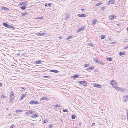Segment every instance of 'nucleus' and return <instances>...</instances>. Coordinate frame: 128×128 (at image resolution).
Masks as SVG:
<instances>
[{
	"label": "nucleus",
	"mask_w": 128,
	"mask_h": 128,
	"mask_svg": "<svg viewBox=\"0 0 128 128\" xmlns=\"http://www.w3.org/2000/svg\"><path fill=\"white\" fill-rule=\"evenodd\" d=\"M78 83L84 86H86L87 84V82L85 80L82 81H79L78 82Z\"/></svg>",
	"instance_id": "obj_1"
},
{
	"label": "nucleus",
	"mask_w": 128,
	"mask_h": 128,
	"mask_svg": "<svg viewBox=\"0 0 128 128\" xmlns=\"http://www.w3.org/2000/svg\"><path fill=\"white\" fill-rule=\"evenodd\" d=\"M39 104V102L36 100H31L29 102V104Z\"/></svg>",
	"instance_id": "obj_2"
},
{
	"label": "nucleus",
	"mask_w": 128,
	"mask_h": 128,
	"mask_svg": "<svg viewBox=\"0 0 128 128\" xmlns=\"http://www.w3.org/2000/svg\"><path fill=\"white\" fill-rule=\"evenodd\" d=\"M10 98V100H14V93L12 91L10 93L9 95Z\"/></svg>",
	"instance_id": "obj_3"
},
{
	"label": "nucleus",
	"mask_w": 128,
	"mask_h": 128,
	"mask_svg": "<svg viewBox=\"0 0 128 128\" xmlns=\"http://www.w3.org/2000/svg\"><path fill=\"white\" fill-rule=\"evenodd\" d=\"M94 60L95 61V62H96L98 64H102V65H103L104 64V63L96 59H94Z\"/></svg>",
	"instance_id": "obj_4"
},
{
	"label": "nucleus",
	"mask_w": 128,
	"mask_h": 128,
	"mask_svg": "<svg viewBox=\"0 0 128 128\" xmlns=\"http://www.w3.org/2000/svg\"><path fill=\"white\" fill-rule=\"evenodd\" d=\"M128 100V95L125 96L123 98V101L124 102H126Z\"/></svg>",
	"instance_id": "obj_5"
},
{
	"label": "nucleus",
	"mask_w": 128,
	"mask_h": 128,
	"mask_svg": "<svg viewBox=\"0 0 128 128\" xmlns=\"http://www.w3.org/2000/svg\"><path fill=\"white\" fill-rule=\"evenodd\" d=\"M2 25L3 26H4L5 27L7 28H9L10 25L8 24L5 22H3L2 24Z\"/></svg>",
	"instance_id": "obj_6"
},
{
	"label": "nucleus",
	"mask_w": 128,
	"mask_h": 128,
	"mask_svg": "<svg viewBox=\"0 0 128 128\" xmlns=\"http://www.w3.org/2000/svg\"><path fill=\"white\" fill-rule=\"evenodd\" d=\"M46 34V33L44 32H41L37 33L36 34V35L37 36H42L44 35H45Z\"/></svg>",
	"instance_id": "obj_7"
},
{
	"label": "nucleus",
	"mask_w": 128,
	"mask_h": 128,
	"mask_svg": "<svg viewBox=\"0 0 128 128\" xmlns=\"http://www.w3.org/2000/svg\"><path fill=\"white\" fill-rule=\"evenodd\" d=\"M114 0H109L108 3V4H114Z\"/></svg>",
	"instance_id": "obj_8"
},
{
	"label": "nucleus",
	"mask_w": 128,
	"mask_h": 128,
	"mask_svg": "<svg viewBox=\"0 0 128 128\" xmlns=\"http://www.w3.org/2000/svg\"><path fill=\"white\" fill-rule=\"evenodd\" d=\"M97 21L96 19L94 18L92 21V24L93 25H94L96 23Z\"/></svg>",
	"instance_id": "obj_9"
},
{
	"label": "nucleus",
	"mask_w": 128,
	"mask_h": 128,
	"mask_svg": "<svg viewBox=\"0 0 128 128\" xmlns=\"http://www.w3.org/2000/svg\"><path fill=\"white\" fill-rule=\"evenodd\" d=\"M85 28L84 26H83L78 29V32H79L81 31L84 30L85 29Z\"/></svg>",
	"instance_id": "obj_10"
},
{
	"label": "nucleus",
	"mask_w": 128,
	"mask_h": 128,
	"mask_svg": "<svg viewBox=\"0 0 128 128\" xmlns=\"http://www.w3.org/2000/svg\"><path fill=\"white\" fill-rule=\"evenodd\" d=\"M77 16L79 17H84L85 16L86 14H78Z\"/></svg>",
	"instance_id": "obj_11"
},
{
	"label": "nucleus",
	"mask_w": 128,
	"mask_h": 128,
	"mask_svg": "<svg viewBox=\"0 0 128 128\" xmlns=\"http://www.w3.org/2000/svg\"><path fill=\"white\" fill-rule=\"evenodd\" d=\"M50 72H54L55 73H57L59 72V71L56 70H50Z\"/></svg>",
	"instance_id": "obj_12"
},
{
	"label": "nucleus",
	"mask_w": 128,
	"mask_h": 128,
	"mask_svg": "<svg viewBox=\"0 0 128 128\" xmlns=\"http://www.w3.org/2000/svg\"><path fill=\"white\" fill-rule=\"evenodd\" d=\"M94 86L95 87L100 88L101 87V85L100 84H94Z\"/></svg>",
	"instance_id": "obj_13"
},
{
	"label": "nucleus",
	"mask_w": 128,
	"mask_h": 128,
	"mask_svg": "<svg viewBox=\"0 0 128 128\" xmlns=\"http://www.w3.org/2000/svg\"><path fill=\"white\" fill-rule=\"evenodd\" d=\"M110 83L112 85H116V81L114 80H112V81L110 82Z\"/></svg>",
	"instance_id": "obj_14"
},
{
	"label": "nucleus",
	"mask_w": 128,
	"mask_h": 128,
	"mask_svg": "<svg viewBox=\"0 0 128 128\" xmlns=\"http://www.w3.org/2000/svg\"><path fill=\"white\" fill-rule=\"evenodd\" d=\"M1 9L2 10H6V11H8V10H9V9L8 8L6 7H3V6H2L1 7Z\"/></svg>",
	"instance_id": "obj_15"
},
{
	"label": "nucleus",
	"mask_w": 128,
	"mask_h": 128,
	"mask_svg": "<svg viewBox=\"0 0 128 128\" xmlns=\"http://www.w3.org/2000/svg\"><path fill=\"white\" fill-rule=\"evenodd\" d=\"M126 89H125V88H122V87H120V88L119 91H121L123 92H125L126 91L125 90Z\"/></svg>",
	"instance_id": "obj_16"
},
{
	"label": "nucleus",
	"mask_w": 128,
	"mask_h": 128,
	"mask_svg": "<svg viewBox=\"0 0 128 128\" xmlns=\"http://www.w3.org/2000/svg\"><path fill=\"white\" fill-rule=\"evenodd\" d=\"M32 117L33 118H35L38 117V115L36 114H34L32 115Z\"/></svg>",
	"instance_id": "obj_17"
},
{
	"label": "nucleus",
	"mask_w": 128,
	"mask_h": 128,
	"mask_svg": "<svg viewBox=\"0 0 128 128\" xmlns=\"http://www.w3.org/2000/svg\"><path fill=\"white\" fill-rule=\"evenodd\" d=\"M112 87L117 90L119 91L120 87L116 86H114Z\"/></svg>",
	"instance_id": "obj_18"
},
{
	"label": "nucleus",
	"mask_w": 128,
	"mask_h": 128,
	"mask_svg": "<svg viewBox=\"0 0 128 128\" xmlns=\"http://www.w3.org/2000/svg\"><path fill=\"white\" fill-rule=\"evenodd\" d=\"M79 76V75L78 74H75L74 76H72V78H78Z\"/></svg>",
	"instance_id": "obj_19"
},
{
	"label": "nucleus",
	"mask_w": 128,
	"mask_h": 128,
	"mask_svg": "<svg viewBox=\"0 0 128 128\" xmlns=\"http://www.w3.org/2000/svg\"><path fill=\"white\" fill-rule=\"evenodd\" d=\"M34 112V111L32 110H30V111L27 112L26 114H32Z\"/></svg>",
	"instance_id": "obj_20"
},
{
	"label": "nucleus",
	"mask_w": 128,
	"mask_h": 128,
	"mask_svg": "<svg viewBox=\"0 0 128 128\" xmlns=\"http://www.w3.org/2000/svg\"><path fill=\"white\" fill-rule=\"evenodd\" d=\"M26 94H22V95L21 98L20 99L21 100H22L24 98V97L26 96Z\"/></svg>",
	"instance_id": "obj_21"
},
{
	"label": "nucleus",
	"mask_w": 128,
	"mask_h": 128,
	"mask_svg": "<svg viewBox=\"0 0 128 128\" xmlns=\"http://www.w3.org/2000/svg\"><path fill=\"white\" fill-rule=\"evenodd\" d=\"M114 18V16L113 15H111L109 17V19L111 20H112Z\"/></svg>",
	"instance_id": "obj_22"
},
{
	"label": "nucleus",
	"mask_w": 128,
	"mask_h": 128,
	"mask_svg": "<svg viewBox=\"0 0 128 128\" xmlns=\"http://www.w3.org/2000/svg\"><path fill=\"white\" fill-rule=\"evenodd\" d=\"M46 99H48L46 98L45 97H43L40 98V100H46Z\"/></svg>",
	"instance_id": "obj_23"
},
{
	"label": "nucleus",
	"mask_w": 128,
	"mask_h": 128,
	"mask_svg": "<svg viewBox=\"0 0 128 128\" xmlns=\"http://www.w3.org/2000/svg\"><path fill=\"white\" fill-rule=\"evenodd\" d=\"M24 110H16L15 112L16 113H18L20 112H22Z\"/></svg>",
	"instance_id": "obj_24"
},
{
	"label": "nucleus",
	"mask_w": 128,
	"mask_h": 128,
	"mask_svg": "<svg viewBox=\"0 0 128 128\" xmlns=\"http://www.w3.org/2000/svg\"><path fill=\"white\" fill-rule=\"evenodd\" d=\"M26 8V7L25 6H23L21 7H20V8L22 10H24Z\"/></svg>",
	"instance_id": "obj_25"
},
{
	"label": "nucleus",
	"mask_w": 128,
	"mask_h": 128,
	"mask_svg": "<svg viewBox=\"0 0 128 128\" xmlns=\"http://www.w3.org/2000/svg\"><path fill=\"white\" fill-rule=\"evenodd\" d=\"M94 68V66H92L91 67H90L88 68V70H92Z\"/></svg>",
	"instance_id": "obj_26"
},
{
	"label": "nucleus",
	"mask_w": 128,
	"mask_h": 128,
	"mask_svg": "<svg viewBox=\"0 0 128 128\" xmlns=\"http://www.w3.org/2000/svg\"><path fill=\"white\" fill-rule=\"evenodd\" d=\"M26 2H21L20 3V4L22 6V5H27L26 4Z\"/></svg>",
	"instance_id": "obj_27"
},
{
	"label": "nucleus",
	"mask_w": 128,
	"mask_h": 128,
	"mask_svg": "<svg viewBox=\"0 0 128 128\" xmlns=\"http://www.w3.org/2000/svg\"><path fill=\"white\" fill-rule=\"evenodd\" d=\"M42 61H41V60H39L38 61H36L35 62V63L36 64H40V63H41V62Z\"/></svg>",
	"instance_id": "obj_28"
},
{
	"label": "nucleus",
	"mask_w": 128,
	"mask_h": 128,
	"mask_svg": "<svg viewBox=\"0 0 128 128\" xmlns=\"http://www.w3.org/2000/svg\"><path fill=\"white\" fill-rule=\"evenodd\" d=\"M76 116L74 114L72 116L71 118L72 119H75Z\"/></svg>",
	"instance_id": "obj_29"
},
{
	"label": "nucleus",
	"mask_w": 128,
	"mask_h": 128,
	"mask_svg": "<svg viewBox=\"0 0 128 128\" xmlns=\"http://www.w3.org/2000/svg\"><path fill=\"white\" fill-rule=\"evenodd\" d=\"M73 36H70L68 37V38L66 39L67 40H68V39H70L71 38H72Z\"/></svg>",
	"instance_id": "obj_30"
},
{
	"label": "nucleus",
	"mask_w": 128,
	"mask_h": 128,
	"mask_svg": "<svg viewBox=\"0 0 128 128\" xmlns=\"http://www.w3.org/2000/svg\"><path fill=\"white\" fill-rule=\"evenodd\" d=\"M106 60H108L109 61H111L112 60V58H108Z\"/></svg>",
	"instance_id": "obj_31"
},
{
	"label": "nucleus",
	"mask_w": 128,
	"mask_h": 128,
	"mask_svg": "<svg viewBox=\"0 0 128 128\" xmlns=\"http://www.w3.org/2000/svg\"><path fill=\"white\" fill-rule=\"evenodd\" d=\"M60 106V104H57L56 105H55L54 106V108H55V107H59Z\"/></svg>",
	"instance_id": "obj_32"
},
{
	"label": "nucleus",
	"mask_w": 128,
	"mask_h": 128,
	"mask_svg": "<svg viewBox=\"0 0 128 128\" xmlns=\"http://www.w3.org/2000/svg\"><path fill=\"white\" fill-rule=\"evenodd\" d=\"M11 28L14 30L15 29V28L13 26H10L9 28Z\"/></svg>",
	"instance_id": "obj_33"
},
{
	"label": "nucleus",
	"mask_w": 128,
	"mask_h": 128,
	"mask_svg": "<svg viewBox=\"0 0 128 128\" xmlns=\"http://www.w3.org/2000/svg\"><path fill=\"white\" fill-rule=\"evenodd\" d=\"M101 4V3L100 2H99L98 3L96 4V6H98L100 5Z\"/></svg>",
	"instance_id": "obj_34"
},
{
	"label": "nucleus",
	"mask_w": 128,
	"mask_h": 128,
	"mask_svg": "<svg viewBox=\"0 0 128 128\" xmlns=\"http://www.w3.org/2000/svg\"><path fill=\"white\" fill-rule=\"evenodd\" d=\"M128 41V39H124L123 40V42H126Z\"/></svg>",
	"instance_id": "obj_35"
},
{
	"label": "nucleus",
	"mask_w": 128,
	"mask_h": 128,
	"mask_svg": "<svg viewBox=\"0 0 128 128\" xmlns=\"http://www.w3.org/2000/svg\"><path fill=\"white\" fill-rule=\"evenodd\" d=\"M27 14V13L26 12H23L22 14V16H23L24 15L26 14Z\"/></svg>",
	"instance_id": "obj_36"
},
{
	"label": "nucleus",
	"mask_w": 128,
	"mask_h": 128,
	"mask_svg": "<svg viewBox=\"0 0 128 128\" xmlns=\"http://www.w3.org/2000/svg\"><path fill=\"white\" fill-rule=\"evenodd\" d=\"M89 46H91L92 47H93L94 46V44L92 43H89L88 44Z\"/></svg>",
	"instance_id": "obj_37"
},
{
	"label": "nucleus",
	"mask_w": 128,
	"mask_h": 128,
	"mask_svg": "<svg viewBox=\"0 0 128 128\" xmlns=\"http://www.w3.org/2000/svg\"><path fill=\"white\" fill-rule=\"evenodd\" d=\"M124 54V52H121L120 54H119V55L120 56H122Z\"/></svg>",
	"instance_id": "obj_38"
},
{
	"label": "nucleus",
	"mask_w": 128,
	"mask_h": 128,
	"mask_svg": "<svg viewBox=\"0 0 128 128\" xmlns=\"http://www.w3.org/2000/svg\"><path fill=\"white\" fill-rule=\"evenodd\" d=\"M62 111L64 112H68V110L67 109H64L62 110Z\"/></svg>",
	"instance_id": "obj_39"
},
{
	"label": "nucleus",
	"mask_w": 128,
	"mask_h": 128,
	"mask_svg": "<svg viewBox=\"0 0 128 128\" xmlns=\"http://www.w3.org/2000/svg\"><path fill=\"white\" fill-rule=\"evenodd\" d=\"M48 121L47 120H45L43 121V123H46L48 122Z\"/></svg>",
	"instance_id": "obj_40"
},
{
	"label": "nucleus",
	"mask_w": 128,
	"mask_h": 128,
	"mask_svg": "<svg viewBox=\"0 0 128 128\" xmlns=\"http://www.w3.org/2000/svg\"><path fill=\"white\" fill-rule=\"evenodd\" d=\"M126 114H127V117L128 118V110L126 109Z\"/></svg>",
	"instance_id": "obj_41"
},
{
	"label": "nucleus",
	"mask_w": 128,
	"mask_h": 128,
	"mask_svg": "<svg viewBox=\"0 0 128 128\" xmlns=\"http://www.w3.org/2000/svg\"><path fill=\"white\" fill-rule=\"evenodd\" d=\"M89 66V65L88 64H85L84 65V67H86Z\"/></svg>",
	"instance_id": "obj_42"
},
{
	"label": "nucleus",
	"mask_w": 128,
	"mask_h": 128,
	"mask_svg": "<svg viewBox=\"0 0 128 128\" xmlns=\"http://www.w3.org/2000/svg\"><path fill=\"white\" fill-rule=\"evenodd\" d=\"M105 38V36H102L101 37V38L102 39H104Z\"/></svg>",
	"instance_id": "obj_43"
},
{
	"label": "nucleus",
	"mask_w": 128,
	"mask_h": 128,
	"mask_svg": "<svg viewBox=\"0 0 128 128\" xmlns=\"http://www.w3.org/2000/svg\"><path fill=\"white\" fill-rule=\"evenodd\" d=\"M43 77L44 78H49V76H44Z\"/></svg>",
	"instance_id": "obj_44"
},
{
	"label": "nucleus",
	"mask_w": 128,
	"mask_h": 128,
	"mask_svg": "<svg viewBox=\"0 0 128 128\" xmlns=\"http://www.w3.org/2000/svg\"><path fill=\"white\" fill-rule=\"evenodd\" d=\"M1 98H6V96H4L3 95H2L1 96Z\"/></svg>",
	"instance_id": "obj_45"
},
{
	"label": "nucleus",
	"mask_w": 128,
	"mask_h": 128,
	"mask_svg": "<svg viewBox=\"0 0 128 128\" xmlns=\"http://www.w3.org/2000/svg\"><path fill=\"white\" fill-rule=\"evenodd\" d=\"M101 9L102 10H104V8L103 6H102L101 8Z\"/></svg>",
	"instance_id": "obj_46"
},
{
	"label": "nucleus",
	"mask_w": 128,
	"mask_h": 128,
	"mask_svg": "<svg viewBox=\"0 0 128 128\" xmlns=\"http://www.w3.org/2000/svg\"><path fill=\"white\" fill-rule=\"evenodd\" d=\"M13 100H10V99H9V100H10V103H11L13 102Z\"/></svg>",
	"instance_id": "obj_47"
},
{
	"label": "nucleus",
	"mask_w": 128,
	"mask_h": 128,
	"mask_svg": "<svg viewBox=\"0 0 128 128\" xmlns=\"http://www.w3.org/2000/svg\"><path fill=\"white\" fill-rule=\"evenodd\" d=\"M53 126V125H52V124H50V125L49 127V128H52V127Z\"/></svg>",
	"instance_id": "obj_48"
},
{
	"label": "nucleus",
	"mask_w": 128,
	"mask_h": 128,
	"mask_svg": "<svg viewBox=\"0 0 128 128\" xmlns=\"http://www.w3.org/2000/svg\"><path fill=\"white\" fill-rule=\"evenodd\" d=\"M48 6L49 7H50L51 6V3H49L48 4Z\"/></svg>",
	"instance_id": "obj_49"
},
{
	"label": "nucleus",
	"mask_w": 128,
	"mask_h": 128,
	"mask_svg": "<svg viewBox=\"0 0 128 128\" xmlns=\"http://www.w3.org/2000/svg\"><path fill=\"white\" fill-rule=\"evenodd\" d=\"M14 127V126L13 125H11V126L10 127V128H13Z\"/></svg>",
	"instance_id": "obj_50"
},
{
	"label": "nucleus",
	"mask_w": 128,
	"mask_h": 128,
	"mask_svg": "<svg viewBox=\"0 0 128 128\" xmlns=\"http://www.w3.org/2000/svg\"><path fill=\"white\" fill-rule=\"evenodd\" d=\"M69 18V17L68 16H66V18L65 20Z\"/></svg>",
	"instance_id": "obj_51"
},
{
	"label": "nucleus",
	"mask_w": 128,
	"mask_h": 128,
	"mask_svg": "<svg viewBox=\"0 0 128 128\" xmlns=\"http://www.w3.org/2000/svg\"><path fill=\"white\" fill-rule=\"evenodd\" d=\"M95 124L94 123H92V124L91 126H94L95 125Z\"/></svg>",
	"instance_id": "obj_52"
},
{
	"label": "nucleus",
	"mask_w": 128,
	"mask_h": 128,
	"mask_svg": "<svg viewBox=\"0 0 128 128\" xmlns=\"http://www.w3.org/2000/svg\"><path fill=\"white\" fill-rule=\"evenodd\" d=\"M128 48V45L127 46L125 47L124 48V49H126V48Z\"/></svg>",
	"instance_id": "obj_53"
},
{
	"label": "nucleus",
	"mask_w": 128,
	"mask_h": 128,
	"mask_svg": "<svg viewBox=\"0 0 128 128\" xmlns=\"http://www.w3.org/2000/svg\"><path fill=\"white\" fill-rule=\"evenodd\" d=\"M2 86V84L1 83H0V86Z\"/></svg>",
	"instance_id": "obj_54"
},
{
	"label": "nucleus",
	"mask_w": 128,
	"mask_h": 128,
	"mask_svg": "<svg viewBox=\"0 0 128 128\" xmlns=\"http://www.w3.org/2000/svg\"><path fill=\"white\" fill-rule=\"evenodd\" d=\"M44 6H48V4H45V5H44Z\"/></svg>",
	"instance_id": "obj_55"
},
{
	"label": "nucleus",
	"mask_w": 128,
	"mask_h": 128,
	"mask_svg": "<svg viewBox=\"0 0 128 128\" xmlns=\"http://www.w3.org/2000/svg\"><path fill=\"white\" fill-rule=\"evenodd\" d=\"M126 30L127 31V32H128V27L126 28Z\"/></svg>",
	"instance_id": "obj_56"
},
{
	"label": "nucleus",
	"mask_w": 128,
	"mask_h": 128,
	"mask_svg": "<svg viewBox=\"0 0 128 128\" xmlns=\"http://www.w3.org/2000/svg\"><path fill=\"white\" fill-rule=\"evenodd\" d=\"M81 123H79L78 124H79V126H80V125H81Z\"/></svg>",
	"instance_id": "obj_57"
},
{
	"label": "nucleus",
	"mask_w": 128,
	"mask_h": 128,
	"mask_svg": "<svg viewBox=\"0 0 128 128\" xmlns=\"http://www.w3.org/2000/svg\"><path fill=\"white\" fill-rule=\"evenodd\" d=\"M84 10V8H82V9H81V10H82V11Z\"/></svg>",
	"instance_id": "obj_58"
},
{
	"label": "nucleus",
	"mask_w": 128,
	"mask_h": 128,
	"mask_svg": "<svg viewBox=\"0 0 128 128\" xmlns=\"http://www.w3.org/2000/svg\"><path fill=\"white\" fill-rule=\"evenodd\" d=\"M21 88L22 89H24V87Z\"/></svg>",
	"instance_id": "obj_59"
},
{
	"label": "nucleus",
	"mask_w": 128,
	"mask_h": 128,
	"mask_svg": "<svg viewBox=\"0 0 128 128\" xmlns=\"http://www.w3.org/2000/svg\"><path fill=\"white\" fill-rule=\"evenodd\" d=\"M10 114H9V116H10Z\"/></svg>",
	"instance_id": "obj_60"
}]
</instances>
